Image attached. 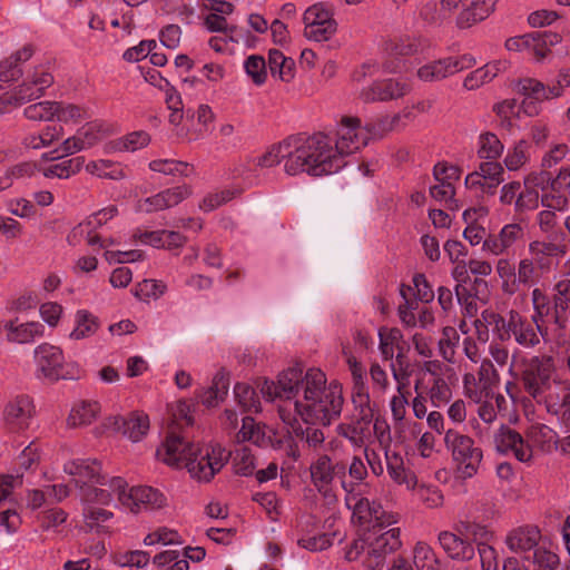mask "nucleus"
Returning a JSON list of instances; mask_svg holds the SVG:
<instances>
[{
	"label": "nucleus",
	"instance_id": "1",
	"mask_svg": "<svg viewBox=\"0 0 570 570\" xmlns=\"http://www.w3.org/2000/svg\"><path fill=\"white\" fill-rule=\"evenodd\" d=\"M259 392L267 401L276 404L279 419L287 426L303 421L306 424L330 425L343 409V389L337 381L327 383L320 368H308L305 373L298 366L289 367L278 375V380H264Z\"/></svg>",
	"mask_w": 570,
	"mask_h": 570
},
{
	"label": "nucleus",
	"instance_id": "2",
	"mask_svg": "<svg viewBox=\"0 0 570 570\" xmlns=\"http://www.w3.org/2000/svg\"><path fill=\"white\" fill-rule=\"evenodd\" d=\"M353 517L361 524H372V528L345 546L344 559L360 562L363 570H384L387 557L402 547L401 530L392 527L397 523V515L385 512L367 499H361L353 508Z\"/></svg>",
	"mask_w": 570,
	"mask_h": 570
},
{
	"label": "nucleus",
	"instance_id": "3",
	"mask_svg": "<svg viewBox=\"0 0 570 570\" xmlns=\"http://www.w3.org/2000/svg\"><path fill=\"white\" fill-rule=\"evenodd\" d=\"M306 140L315 148L311 154L313 176L321 177L340 171L346 165L345 157L365 147L371 137L360 118L346 116L337 125L335 140L322 132L306 137Z\"/></svg>",
	"mask_w": 570,
	"mask_h": 570
},
{
	"label": "nucleus",
	"instance_id": "4",
	"mask_svg": "<svg viewBox=\"0 0 570 570\" xmlns=\"http://www.w3.org/2000/svg\"><path fill=\"white\" fill-rule=\"evenodd\" d=\"M314 146L307 145L306 137H289L273 146L265 154L250 160L249 169L271 168L284 161V170L291 176L306 173L313 176L311 154Z\"/></svg>",
	"mask_w": 570,
	"mask_h": 570
},
{
	"label": "nucleus",
	"instance_id": "5",
	"mask_svg": "<svg viewBox=\"0 0 570 570\" xmlns=\"http://www.w3.org/2000/svg\"><path fill=\"white\" fill-rule=\"evenodd\" d=\"M501 342L514 340L523 348H534L547 340L546 325L538 324L531 317L520 314L517 309H510L504 316H493Z\"/></svg>",
	"mask_w": 570,
	"mask_h": 570
},
{
	"label": "nucleus",
	"instance_id": "6",
	"mask_svg": "<svg viewBox=\"0 0 570 570\" xmlns=\"http://www.w3.org/2000/svg\"><path fill=\"white\" fill-rule=\"evenodd\" d=\"M554 361L551 356H532L524 361L521 381L524 391L538 403L543 404L563 382L552 379Z\"/></svg>",
	"mask_w": 570,
	"mask_h": 570
},
{
	"label": "nucleus",
	"instance_id": "7",
	"mask_svg": "<svg viewBox=\"0 0 570 570\" xmlns=\"http://www.w3.org/2000/svg\"><path fill=\"white\" fill-rule=\"evenodd\" d=\"M443 442L461 478L471 479L478 474L483 461V451L475 444L473 438L455 429H448Z\"/></svg>",
	"mask_w": 570,
	"mask_h": 570
},
{
	"label": "nucleus",
	"instance_id": "8",
	"mask_svg": "<svg viewBox=\"0 0 570 570\" xmlns=\"http://www.w3.org/2000/svg\"><path fill=\"white\" fill-rule=\"evenodd\" d=\"M495 272L500 279V287L503 294L512 296L522 289L537 285L543 277L525 258H521L515 265L507 257L497 261Z\"/></svg>",
	"mask_w": 570,
	"mask_h": 570
},
{
	"label": "nucleus",
	"instance_id": "9",
	"mask_svg": "<svg viewBox=\"0 0 570 570\" xmlns=\"http://www.w3.org/2000/svg\"><path fill=\"white\" fill-rule=\"evenodd\" d=\"M110 489L117 491L119 504L130 512L160 509L166 504V497L151 487H135L127 490L126 481L120 476L110 479Z\"/></svg>",
	"mask_w": 570,
	"mask_h": 570
},
{
	"label": "nucleus",
	"instance_id": "10",
	"mask_svg": "<svg viewBox=\"0 0 570 570\" xmlns=\"http://www.w3.org/2000/svg\"><path fill=\"white\" fill-rule=\"evenodd\" d=\"M514 90L523 96L521 101L522 111L524 115L532 117L537 116L540 111V104L544 100L558 98L562 95L561 83L559 76L552 85H544L538 79L525 77L518 80Z\"/></svg>",
	"mask_w": 570,
	"mask_h": 570
},
{
	"label": "nucleus",
	"instance_id": "11",
	"mask_svg": "<svg viewBox=\"0 0 570 570\" xmlns=\"http://www.w3.org/2000/svg\"><path fill=\"white\" fill-rule=\"evenodd\" d=\"M229 455L220 445L200 444L186 469L194 480L208 482L224 468Z\"/></svg>",
	"mask_w": 570,
	"mask_h": 570
},
{
	"label": "nucleus",
	"instance_id": "12",
	"mask_svg": "<svg viewBox=\"0 0 570 570\" xmlns=\"http://www.w3.org/2000/svg\"><path fill=\"white\" fill-rule=\"evenodd\" d=\"M475 65L476 59L470 53L449 56L423 65L417 69L416 76L424 82H435L471 69Z\"/></svg>",
	"mask_w": 570,
	"mask_h": 570
},
{
	"label": "nucleus",
	"instance_id": "13",
	"mask_svg": "<svg viewBox=\"0 0 570 570\" xmlns=\"http://www.w3.org/2000/svg\"><path fill=\"white\" fill-rule=\"evenodd\" d=\"M304 36L313 41L330 40L337 31L332 12L322 3L313 4L304 12Z\"/></svg>",
	"mask_w": 570,
	"mask_h": 570
},
{
	"label": "nucleus",
	"instance_id": "14",
	"mask_svg": "<svg viewBox=\"0 0 570 570\" xmlns=\"http://www.w3.org/2000/svg\"><path fill=\"white\" fill-rule=\"evenodd\" d=\"M200 443L188 441L180 435L169 434L157 450V456L169 466L186 469L187 463L196 455Z\"/></svg>",
	"mask_w": 570,
	"mask_h": 570
},
{
	"label": "nucleus",
	"instance_id": "15",
	"mask_svg": "<svg viewBox=\"0 0 570 570\" xmlns=\"http://www.w3.org/2000/svg\"><path fill=\"white\" fill-rule=\"evenodd\" d=\"M33 358L36 364L35 374L38 379L58 381L66 377L62 371L65 357L60 347L42 343L35 348Z\"/></svg>",
	"mask_w": 570,
	"mask_h": 570
},
{
	"label": "nucleus",
	"instance_id": "16",
	"mask_svg": "<svg viewBox=\"0 0 570 570\" xmlns=\"http://www.w3.org/2000/svg\"><path fill=\"white\" fill-rule=\"evenodd\" d=\"M568 253L566 244L552 240H532L528 245V253L523 258L532 263L533 267L543 276L549 274L556 263V258L563 257Z\"/></svg>",
	"mask_w": 570,
	"mask_h": 570
},
{
	"label": "nucleus",
	"instance_id": "17",
	"mask_svg": "<svg viewBox=\"0 0 570 570\" xmlns=\"http://www.w3.org/2000/svg\"><path fill=\"white\" fill-rule=\"evenodd\" d=\"M118 208L114 205L105 207L91 215H89L83 222L79 223L72 228L68 235V242L72 245L78 243L81 238L87 240L90 246L105 247L106 244L100 243V237L95 234V230L107 224L110 219L116 217Z\"/></svg>",
	"mask_w": 570,
	"mask_h": 570
},
{
	"label": "nucleus",
	"instance_id": "18",
	"mask_svg": "<svg viewBox=\"0 0 570 570\" xmlns=\"http://www.w3.org/2000/svg\"><path fill=\"white\" fill-rule=\"evenodd\" d=\"M493 444L498 453L512 455L520 462H529L532 459L531 445L508 425L503 424L494 432Z\"/></svg>",
	"mask_w": 570,
	"mask_h": 570
},
{
	"label": "nucleus",
	"instance_id": "19",
	"mask_svg": "<svg viewBox=\"0 0 570 570\" xmlns=\"http://www.w3.org/2000/svg\"><path fill=\"white\" fill-rule=\"evenodd\" d=\"M105 426L120 432L132 442H138L149 430V417L144 412H131L127 416L114 415L105 421Z\"/></svg>",
	"mask_w": 570,
	"mask_h": 570
},
{
	"label": "nucleus",
	"instance_id": "20",
	"mask_svg": "<svg viewBox=\"0 0 570 570\" xmlns=\"http://www.w3.org/2000/svg\"><path fill=\"white\" fill-rule=\"evenodd\" d=\"M345 464L334 463L327 454L318 455L309 466L311 480L314 487L326 494L336 476L345 478Z\"/></svg>",
	"mask_w": 570,
	"mask_h": 570
},
{
	"label": "nucleus",
	"instance_id": "21",
	"mask_svg": "<svg viewBox=\"0 0 570 570\" xmlns=\"http://www.w3.org/2000/svg\"><path fill=\"white\" fill-rule=\"evenodd\" d=\"M410 85L403 79H383L362 89L360 97L365 102L389 101L404 97L410 92Z\"/></svg>",
	"mask_w": 570,
	"mask_h": 570
},
{
	"label": "nucleus",
	"instance_id": "22",
	"mask_svg": "<svg viewBox=\"0 0 570 570\" xmlns=\"http://www.w3.org/2000/svg\"><path fill=\"white\" fill-rule=\"evenodd\" d=\"M191 195V188L188 185H180L167 188L156 195L140 199L137 205L139 212L153 213L168 209L180 204Z\"/></svg>",
	"mask_w": 570,
	"mask_h": 570
},
{
	"label": "nucleus",
	"instance_id": "23",
	"mask_svg": "<svg viewBox=\"0 0 570 570\" xmlns=\"http://www.w3.org/2000/svg\"><path fill=\"white\" fill-rule=\"evenodd\" d=\"M35 412L32 400L27 395H19L8 402L3 416L10 430L22 431L29 428Z\"/></svg>",
	"mask_w": 570,
	"mask_h": 570
},
{
	"label": "nucleus",
	"instance_id": "24",
	"mask_svg": "<svg viewBox=\"0 0 570 570\" xmlns=\"http://www.w3.org/2000/svg\"><path fill=\"white\" fill-rule=\"evenodd\" d=\"M53 83V76L45 67H37L26 80L14 89V99L19 104L38 99Z\"/></svg>",
	"mask_w": 570,
	"mask_h": 570
},
{
	"label": "nucleus",
	"instance_id": "25",
	"mask_svg": "<svg viewBox=\"0 0 570 570\" xmlns=\"http://www.w3.org/2000/svg\"><path fill=\"white\" fill-rule=\"evenodd\" d=\"M541 533L537 527L525 525L511 530L505 537V544L509 550L520 554L522 561L535 549H539Z\"/></svg>",
	"mask_w": 570,
	"mask_h": 570
},
{
	"label": "nucleus",
	"instance_id": "26",
	"mask_svg": "<svg viewBox=\"0 0 570 570\" xmlns=\"http://www.w3.org/2000/svg\"><path fill=\"white\" fill-rule=\"evenodd\" d=\"M438 539L441 548L453 560L469 561L475 554L472 542L456 530L455 532L442 531Z\"/></svg>",
	"mask_w": 570,
	"mask_h": 570
},
{
	"label": "nucleus",
	"instance_id": "27",
	"mask_svg": "<svg viewBox=\"0 0 570 570\" xmlns=\"http://www.w3.org/2000/svg\"><path fill=\"white\" fill-rule=\"evenodd\" d=\"M404 302L399 305V316L401 322L409 326H421L426 328L434 323V315L426 306H420L415 299H407L405 293L401 289Z\"/></svg>",
	"mask_w": 570,
	"mask_h": 570
},
{
	"label": "nucleus",
	"instance_id": "28",
	"mask_svg": "<svg viewBox=\"0 0 570 570\" xmlns=\"http://www.w3.org/2000/svg\"><path fill=\"white\" fill-rule=\"evenodd\" d=\"M566 203L567 199L561 197L550 198L548 196H543L541 199L542 206L548 207V209H543L537 215V222L541 232L546 234L552 242L561 243V240L564 239L562 234L559 237L558 233L554 230L558 223V217L554 209H561L562 205Z\"/></svg>",
	"mask_w": 570,
	"mask_h": 570
},
{
	"label": "nucleus",
	"instance_id": "29",
	"mask_svg": "<svg viewBox=\"0 0 570 570\" xmlns=\"http://www.w3.org/2000/svg\"><path fill=\"white\" fill-rule=\"evenodd\" d=\"M498 0H466L456 17V26L470 28L487 19L494 10Z\"/></svg>",
	"mask_w": 570,
	"mask_h": 570
},
{
	"label": "nucleus",
	"instance_id": "30",
	"mask_svg": "<svg viewBox=\"0 0 570 570\" xmlns=\"http://www.w3.org/2000/svg\"><path fill=\"white\" fill-rule=\"evenodd\" d=\"M548 413L556 415L559 422L570 429V382L563 381L553 394L543 403Z\"/></svg>",
	"mask_w": 570,
	"mask_h": 570
},
{
	"label": "nucleus",
	"instance_id": "31",
	"mask_svg": "<svg viewBox=\"0 0 570 570\" xmlns=\"http://www.w3.org/2000/svg\"><path fill=\"white\" fill-rule=\"evenodd\" d=\"M386 469L390 478L399 485H404L407 490H414L416 485V476L411 469H409L403 456L392 451L389 446L385 448Z\"/></svg>",
	"mask_w": 570,
	"mask_h": 570
},
{
	"label": "nucleus",
	"instance_id": "32",
	"mask_svg": "<svg viewBox=\"0 0 570 570\" xmlns=\"http://www.w3.org/2000/svg\"><path fill=\"white\" fill-rule=\"evenodd\" d=\"M509 68L508 60H493L471 71L463 80L466 90H476L485 83L491 82L498 75Z\"/></svg>",
	"mask_w": 570,
	"mask_h": 570
},
{
	"label": "nucleus",
	"instance_id": "33",
	"mask_svg": "<svg viewBox=\"0 0 570 570\" xmlns=\"http://www.w3.org/2000/svg\"><path fill=\"white\" fill-rule=\"evenodd\" d=\"M63 471L73 476L76 485L99 482L100 464L96 461L76 459L65 463Z\"/></svg>",
	"mask_w": 570,
	"mask_h": 570
},
{
	"label": "nucleus",
	"instance_id": "34",
	"mask_svg": "<svg viewBox=\"0 0 570 570\" xmlns=\"http://www.w3.org/2000/svg\"><path fill=\"white\" fill-rule=\"evenodd\" d=\"M4 330L7 331L8 341L18 344L31 343L45 334V326L36 321L19 324L9 321L4 324Z\"/></svg>",
	"mask_w": 570,
	"mask_h": 570
},
{
	"label": "nucleus",
	"instance_id": "35",
	"mask_svg": "<svg viewBox=\"0 0 570 570\" xmlns=\"http://www.w3.org/2000/svg\"><path fill=\"white\" fill-rule=\"evenodd\" d=\"M101 406L98 401L81 400L76 402L67 419L70 428H81L94 423L100 415Z\"/></svg>",
	"mask_w": 570,
	"mask_h": 570
},
{
	"label": "nucleus",
	"instance_id": "36",
	"mask_svg": "<svg viewBox=\"0 0 570 570\" xmlns=\"http://www.w3.org/2000/svg\"><path fill=\"white\" fill-rule=\"evenodd\" d=\"M548 178L544 174L530 175L524 180V187L520 189L519 196L515 199V212L524 213L533 210L539 206V191L537 186L543 184Z\"/></svg>",
	"mask_w": 570,
	"mask_h": 570
},
{
	"label": "nucleus",
	"instance_id": "37",
	"mask_svg": "<svg viewBox=\"0 0 570 570\" xmlns=\"http://www.w3.org/2000/svg\"><path fill=\"white\" fill-rule=\"evenodd\" d=\"M527 443L532 451L537 449L542 453H550L558 449V434L548 425L534 424L528 430Z\"/></svg>",
	"mask_w": 570,
	"mask_h": 570
},
{
	"label": "nucleus",
	"instance_id": "38",
	"mask_svg": "<svg viewBox=\"0 0 570 570\" xmlns=\"http://www.w3.org/2000/svg\"><path fill=\"white\" fill-rule=\"evenodd\" d=\"M379 350L386 361H392L395 352H404V341L402 332L396 327L379 328Z\"/></svg>",
	"mask_w": 570,
	"mask_h": 570
},
{
	"label": "nucleus",
	"instance_id": "39",
	"mask_svg": "<svg viewBox=\"0 0 570 570\" xmlns=\"http://www.w3.org/2000/svg\"><path fill=\"white\" fill-rule=\"evenodd\" d=\"M372 421H365L360 417L356 422L346 424H338L336 428L337 434L350 441L353 448H365L366 442L371 436L370 424Z\"/></svg>",
	"mask_w": 570,
	"mask_h": 570
},
{
	"label": "nucleus",
	"instance_id": "40",
	"mask_svg": "<svg viewBox=\"0 0 570 570\" xmlns=\"http://www.w3.org/2000/svg\"><path fill=\"white\" fill-rule=\"evenodd\" d=\"M268 68L274 78L289 82L295 76V62L292 58L277 50L272 49L268 52Z\"/></svg>",
	"mask_w": 570,
	"mask_h": 570
},
{
	"label": "nucleus",
	"instance_id": "41",
	"mask_svg": "<svg viewBox=\"0 0 570 570\" xmlns=\"http://www.w3.org/2000/svg\"><path fill=\"white\" fill-rule=\"evenodd\" d=\"M97 483L100 484L99 488L94 485L81 487V500L85 505H107L115 497L118 499L117 491H114L109 487L110 480L104 482L101 478H99V482Z\"/></svg>",
	"mask_w": 570,
	"mask_h": 570
},
{
	"label": "nucleus",
	"instance_id": "42",
	"mask_svg": "<svg viewBox=\"0 0 570 570\" xmlns=\"http://www.w3.org/2000/svg\"><path fill=\"white\" fill-rule=\"evenodd\" d=\"M487 215V210L484 207L480 208H470L464 210L463 219L468 224L463 232L464 238L472 245L483 244V240L487 238V230L480 225L474 224V220L478 217H484Z\"/></svg>",
	"mask_w": 570,
	"mask_h": 570
},
{
	"label": "nucleus",
	"instance_id": "43",
	"mask_svg": "<svg viewBox=\"0 0 570 570\" xmlns=\"http://www.w3.org/2000/svg\"><path fill=\"white\" fill-rule=\"evenodd\" d=\"M463 393L473 403L493 399V387L476 380L475 374L468 372L463 375Z\"/></svg>",
	"mask_w": 570,
	"mask_h": 570
},
{
	"label": "nucleus",
	"instance_id": "44",
	"mask_svg": "<svg viewBox=\"0 0 570 570\" xmlns=\"http://www.w3.org/2000/svg\"><path fill=\"white\" fill-rule=\"evenodd\" d=\"M98 328V318L86 309H79L75 315V328L69 334V337L76 341L83 340L92 336Z\"/></svg>",
	"mask_w": 570,
	"mask_h": 570
},
{
	"label": "nucleus",
	"instance_id": "45",
	"mask_svg": "<svg viewBox=\"0 0 570 570\" xmlns=\"http://www.w3.org/2000/svg\"><path fill=\"white\" fill-rule=\"evenodd\" d=\"M523 568L525 570H558L559 558L556 553L544 549H535L529 557H525Z\"/></svg>",
	"mask_w": 570,
	"mask_h": 570
},
{
	"label": "nucleus",
	"instance_id": "46",
	"mask_svg": "<svg viewBox=\"0 0 570 570\" xmlns=\"http://www.w3.org/2000/svg\"><path fill=\"white\" fill-rule=\"evenodd\" d=\"M86 171L99 178L119 180L125 178L124 167L109 159H98L86 165Z\"/></svg>",
	"mask_w": 570,
	"mask_h": 570
},
{
	"label": "nucleus",
	"instance_id": "47",
	"mask_svg": "<svg viewBox=\"0 0 570 570\" xmlns=\"http://www.w3.org/2000/svg\"><path fill=\"white\" fill-rule=\"evenodd\" d=\"M63 136V128L61 126H47L39 134L28 135L23 139V144L28 148L41 149L51 146L55 141Z\"/></svg>",
	"mask_w": 570,
	"mask_h": 570
},
{
	"label": "nucleus",
	"instance_id": "48",
	"mask_svg": "<svg viewBox=\"0 0 570 570\" xmlns=\"http://www.w3.org/2000/svg\"><path fill=\"white\" fill-rule=\"evenodd\" d=\"M390 368L396 383V391H409L412 370L404 352L396 353L395 358L390 363Z\"/></svg>",
	"mask_w": 570,
	"mask_h": 570
},
{
	"label": "nucleus",
	"instance_id": "49",
	"mask_svg": "<svg viewBox=\"0 0 570 570\" xmlns=\"http://www.w3.org/2000/svg\"><path fill=\"white\" fill-rule=\"evenodd\" d=\"M532 41H529L528 53L535 57L537 60L546 58L550 48L560 41V38L556 33L548 32H534L530 33Z\"/></svg>",
	"mask_w": 570,
	"mask_h": 570
},
{
	"label": "nucleus",
	"instance_id": "50",
	"mask_svg": "<svg viewBox=\"0 0 570 570\" xmlns=\"http://www.w3.org/2000/svg\"><path fill=\"white\" fill-rule=\"evenodd\" d=\"M85 164L83 157H75L71 159L63 160L59 164L51 165L43 169V176L46 178H60L67 179L71 175L80 171Z\"/></svg>",
	"mask_w": 570,
	"mask_h": 570
},
{
	"label": "nucleus",
	"instance_id": "51",
	"mask_svg": "<svg viewBox=\"0 0 570 570\" xmlns=\"http://www.w3.org/2000/svg\"><path fill=\"white\" fill-rule=\"evenodd\" d=\"M149 169L168 176H189L193 168L184 161L175 159H155L148 165Z\"/></svg>",
	"mask_w": 570,
	"mask_h": 570
},
{
	"label": "nucleus",
	"instance_id": "52",
	"mask_svg": "<svg viewBox=\"0 0 570 570\" xmlns=\"http://www.w3.org/2000/svg\"><path fill=\"white\" fill-rule=\"evenodd\" d=\"M234 395L245 411L257 413L262 410L259 396L249 384L237 383L234 386Z\"/></svg>",
	"mask_w": 570,
	"mask_h": 570
},
{
	"label": "nucleus",
	"instance_id": "53",
	"mask_svg": "<svg viewBox=\"0 0 570 570\" xmlns=\"http://www.w3.org/2000/svg\"><path fill=\"white\" fill-rule=\"evenodd\" d=\"M531 303L533 314L530 317L535 323L544 325L553 308L549 296L541 288L534 287L531 291Z\"/></svg>",
	"mask_w": 570,
	"mask_h": 570
},
{
	"label": "nucleus",
	"instance_id": "54",
	"mask_svg": "<svg viewBox=\"0 0 570 570\" xmlns=\"http://www.w3.org/2000/svg\"><path fill=\"white\" fill-rule=\"evenodd\" d=\"M413 561L417 570H440V561L434 550L424 542L415 544Z\"/></svg>",
	"mask_w": 570,
	"mask_h": 570
},
{
	"label": "nucleus",
	"instance_id": "55",
	"mask_svg": "<svg viewBox=\"0 0 570 570\" xmlns=\"http://www.w3.org/2000/svg\"><path fill=\"white\" fill-rule=\"evenodd\" d=\"M56 106L55 120L60 122L77 124L88 117V111L82 106L63 101H56Z\"/></svg>",
	"mask_w": 570,
	"mask_h": 570
},
{
	"label": "nucleus",
	"instance_id": "56",
	"mask_svg": "<svg viewBox=\"0 0 570 570\" xmlns=\"http://www.w3.org/2000/svg\"><path fill=\"white\" fill-rule=\"evenodd\" d=\"M455 530L459 533L464 534L466 539H472L473 541H476L478 544L480 542L485 543V541L491 535V532L484 524L471 520L470 517H466L464 520H460L455 524Z\"/></svg>",
	"mask_w": 570,
	"mask_h": 570
},
{
	"label": "nucleus",
	"instance_id": "57",
	"mask_svg": "<svg viewBox=\"0 0 570 570\" xmlns=\"http://www.w3.org/2000/svg\"><path fill=\"white\" fill-rule=\"evenodd\" d=\"M409 391H396V393L390 400V410L392 419L394 421V429H402L410 423L405 421V415L409 405Z\"/></svg>",
	"mask_w": 570,
	"mask_h": 570
},
{
	"label": "nucleus",
	"instance_id": "58",
	"mask_svg": "<svg viewBox=\"0 0 570 570\" xmlns=\"http://www.w3.org/2000/svg\"><path fill=\"white\" fill-rule=\"evenodd\" d=\"M153 563L161 570H189V562L181 559L177 550H165L153 558Z\"/></svg>",
	"mask_w": 570,
	"mask_h": 570
},
{
	"label": "nucleus",
	"instance_id": "59",
	"mask_svg": "<svg viewBox=\"0 0 570 570\" xmlns=\"http://www.w3.org/2000/svg\"><path fill=\"white\" fill-rule=\"evenodd\" d=\"M158 543L163 546H180L184 543V540L176 530L167 527H159L148 533L144 539L145 546H154Z\"/></svg>",
	"mask_w": 570,
	"mask_h": 570
},
{
	"label": "nucleus",
	"instance_id": "60",
	"mask_svg": "<svg viewBox=\"0 0 570 570\" xmlns=\"http://www.w3.org/2000/svg\"><path fill=\"white\" fill-rule=\"evenodd\" d=\"M504 146L497 135L483 134L479 137V157L482 159L495 160L503 153Z\"/></svg>",
	"mask_w": 570,
	"mask_h": 570
},
{
	"label": "nucleus",
	"instance_id": "61",
	"mask_svg": "<svg viewBox=\"0 0 570 570\" xmlns=\"http://www.w3.org/2000/svg\"><path fill=\"white\" fill-rule=\"evenodd\" d=\"M56 101L43 100L24 108L23 115L32 121H51L55 120Z\"/></svg>",
	"mask_w": 570,
	"mask_h": 570
},
{
	"label": "nucleus",
	"instance_id": "62",
	"mask_svg": "<svg viewBox=\"0 0 570 570\" xmlns=\"http://www.w3.org/2000/svg\"><path fill=\"white\" fill-rule=\"evenodd\" d=\"M255 455L247 446H240L235 450L233 455V465L235 472L240 475H250L255 470Z\"/></svg>",
	"mask_w": 570,
	"mask_h": 570
},
{
	"label": "nucleus",
	"instance_id": "63",
	"mask_svg": "<svg viewBox=\"0 0 570 570\" xmlns=\"http://www.w3.org/2000/svg\"><path fill=\"white\" fill-rule=\"evenodd\" d=\"M529 144L525 140H519L513 148H511L505 158L504 164L509 170H518L529 161Z\"/></svg>",
	"mask_w": 570,
	"mask_h": 570
},
{
	"label": "nucleus",
	"instance_id": "64",
	"mask_svg": "<svg viewBox=\"0 0 570 570\" xmlns=\"http://www.w3.org/2000/svg\"><path fill=\"white\" fill-rule=\"evenodd\" d=\"M553 304L557 320L559 312L570 313V277L562 278L554 285Z\"/></svg>",
	"mask_w": 570,
	"mask_h": 570
}]
</instances>
